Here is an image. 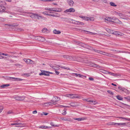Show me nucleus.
<instances>
[{
    "instance_id": "nucleus-1",
    "label": "nucleus",
    "mask_w": 130,
    "mask_h": 130,
    "mask_svg": "<svg viewBox=\"0 0 130 130\" xmlns=\"http://www.w3.org/2000/svg\"><path fill=\"white\" fill-rule=\"evenodd\" d=\"M12 98L13 99H14L17 100L22 101L24 100L25 97L24 96H19L18 95H17L13 96Z\"/></svg>"
},
{
    "instance_id": "nucleus-2",
    "label": "nucleus",
    "mask_w": 130,
    "mask_h": 130,
    "mask_svg": "<svg viewBox=\"0 0 130 130\" xmlns=\"http://www.w3.org/2000/svg\"><path fill=\"white\" fill-rule=\"evenodd\" d=\"M5 79L7 80H12L13 79H15V80L17 81H19L23 80V79H22L10 77H6L5 78Z\"/></svg>"
},
{
    "instance_id": "nucleus-3",
    "label": "nucleus",
    "mask_w": 130,
    "mask_h": 130,
    "mask_svg": "<svg viewBox=\"0 0 130 130\" xmlns=\"http://www.w3.org/2000/svg\"><path fill=\"white\" fill-rule=\"evenodd\" d=\"M41 72L39 74L40 75H44L45 76H49L50 75L49 74H45V73H48L49 72L46 71H45L41 70Z\"/></svg>"
},
{
    "instance_id": "nucleus-4",
    "label": "nucleus",
    "mask_w": 130,
    "mask_h": 130,
    "mask_svg": "<svg viewBox=\"0 0 130 130\" xmlns=\"http://www.w3.org/2000/svg\"><path fill=\"white\" fill-rule=\"evenodd\" d=\"M101 52H102L100 53V54H102L104 55H106L107 56H109V57H113V55L112 54H111L110 53H108L107 52H103L102 51H101Z\"/></svg>"
},
{
    "instance_id": "nucleus-5",
    "label": "nucleus",
    "mask_w": 130,
    "mask_h": 130,
    "mask_svg": "<svg viewBox=\"0 0 130 130\" xmlns=\"http://www.w3.org/2000/svg\"><path fill=\"white\" fill-rule=\"evenodd\" d=\"M75 11V10L73 8H71L69 9H67L64 11L65 12H74Z\"/></svg>"
},
{
    "instance_id": "nucleus-6",
    "label": "nucleus",
    "mask_w": 130,
    "mask_h": 130,
    "mask_svg": "<svg viewBox=\"0 0 130 130\" xmlns=\"http://www.w3.org/2000/svg\"><path fill=\"white\" fill-rule=\"evenodd\" d=\"M86 63L88 64V65L91 67H97V65L93 63L89 62H87Z\"/></svg>"
},
{
    "instance_id": "nucleus-7",
    "label": "nucleus",
    "mask_w": 130,
    "mask_h": 130,
    "mask_svg": "<svg viewBox=\"0 0 130 130\" xmlns=\"http://www.w3.org/2000/svg\"><path fill=\"white\" fill-rule=\"evenodd\" d=\"M62 11V9L59 8H52V11L59 12L61 11Z\"/></svg>"
},
{
    "instance_id": "nucleus-8",
    "label": "nucleus",
    "mask_w": 130,
    "mask_h": 130,
    "mask_svg": "<svg viewBox=\"0 0 130 130\" xmlns=\"http://www.w3.org/2000/svg\"><path fill=\"white\" fill-rule=\"evenodd\" d=\"M16 125V127H22L24 126V125L23 124H22L21 123H18V122H15V123Z\"/></svg>"
},
{
    "instance_id": "nucleus-9",
    "label": "nucleus",
    "mask_w": 130,
    "mask_h": 130,
    "mask_svg": "<svg viewBox=\"0 0 130 130\" xmlns=\"http://www.w3.org/2000/svg\"><path fill=\"white\" fill-rule=\"evenodd\" d=\"M67 2L70 6L72 7L73 6L74 2L72 0H67Z\"/></svg>"
},
{
    "instance_id": "nucleus-10",
    "label": "nucleus",
    "mask_w": 130,
    "mask_h": 130,
    "mask_svg": "<svg viewBox=\"0 0 130 130\" xmlns=\"http://www.w3.org/2000/svg\"><path fill=\"white\" fill-rule=\"evenodd\" d=\"M105 21H110L112 22H114V21L113 19L109 17H106L105 19Z\"/></svg>"
},
{
    "instance_id": "nucleus-11",
    "label": "nucleus",
    "mask_w": 130,
    "mask_h": 130,
    "mask_svg": "<svg viewBox=\"0 0 130 130\" xmlns=\"http://www.w3.org/2000/svg\"><path fill=\"white\" fill-rule=\"evenodd\" d=\"M5 9V8L2 5H0V12H4Z\"/></svg>"
},
{
    "instance_id": "nucleus-12",
    "label": "nucleus",
    "mask_w": 130,
    "mask_h": 130,
    "mask_svg": "<svg viewBox=\"0 0 130 130\" xmlns=\"http://www.w3.org/2000/svg\"><path fill=\"white\" fill-rule=\"evenodd\" d=\"M76 76H78L79 77H82L83 78L84 77L85 78L86 77V76H84L82 75H81L80 74H77V73H73Z\"/></svg>"
},
{
    "instance_id": "nucleus-13",
    "label": "nucleus",
    "mask_w": 130,
    "mask_h": 130,
    "mask_svg": "<svg viewBox=\"0 0 130 130\" xmlns=\"http://www.w3.org/2000/svg\"><path fill=\"white\" fill-rule=\"evenodd\" d=\"M89 104L91 105H95L98 103L97 102L94 101H90L89 102Z\"/></svg>"
},
{
    "instance_id": "nucleus-14",
    "label": "nucleus",
    "mask_w": 130,
    "mask_h": 130,
    "mask_svg": "<svg viewBox=\"0 0 130 130\" xmlns=\"http://www.w3.org/2000/svg\"><path fill=\"white\" fill-rule=\"evenodd\" d=\"M77 94H70V98L71 99H73L74 98H78V97L76 96Z\"/></svg>"
},
{
    "instance_id": "nucleus-15",
    "label": "nucleus",
    "mask_w": 130,
    "mask_h": 130,
    "mask_svg": "<svg viewBox=\"0 0 130 130\" xmlns=\"http://www.w3.org/2000/svg\"><path fill=\"white\" fill-rule=\"evenodd\" d=\"M49 12H50V13H51V12H48V11H45V12H42V13L43 14H45V15H51V16H55V15H52V14H48V13Z\"/></svg>"
},
{
    "instance_id": "nucleus-16",
    "label": "nucleus",
    "mask_w": 130,
    "mask_h": 130,
    "mask_svg": "<svg viewBox=\"0 0 130 130\" xmlns=\"http://www.w3.org/2000/svg\"><path fill=\"white\" fill-rule=\"evenodd\" d=\"M127 123H115L114 124V125H115L117 124L119 125H126V124Z\"/></svg>"
},
{
    "instance_id": "nucleus-17",
    "label": "nucleus",
    "mask_w": 130,
    "mask_h": 130,
    "mask_svg": "<svg viewBox=\"0 0 130 130\" xmlns=\"http://www.w3.org/2000/svg\"><path fill=\"white\" fill-rule=\"evenodd\" d=\"M45 40V39L44 37H42L41 36L39 37V38L38 39V40L41 41H44Z\"/></svg>"
},
{
    "instance_id": "nucleus-18",
    "label": "nucleus",
    "mask_w": 130,
    "mask_h": 130,
    "mask_svg": "<svg viewBox=\"0 0 130 130\" xmlns=\"http://www.w3.org/2000/svg\"><path fill=\"white\" fill-rule=\"evenodd\" d=\"M108 73L110 74L113 76H121V74H115L111 72H108Z\"/></svg>"
},
{
    "instance_id": "nucleus-19",
    "label": "nucleus",
    "mask_w": 130,
    "mask_h": 130,
    "mask_svg": "<svg viewBox=\"0 0 130 130\" xmlns=\"http://www.w3.org/2000/svg\"><path fill=\"white\" fill-rule=\"evenodd\" d=\"M53 33L55 34H60L61 32L59 30H57L56 29H54L53 31Z\"/></svg>"
},
{
    "instance_id": "nucleus-20",
    "label": "nucleus",
    "mask_w": 130,
    "mask_h": 130,
    "mask_svg": "<svg viewBox=\"0 0 130 130\" xmlns=\"http://www.w3.org/2000/svg\"><path fill=\"white\" fill-rule=\"evenodd\" d=\"M35 15L36 16V18L37 17V18L38 19H39V18H41L42 19H43V18H45L40 15L38 13H35Z\"/></svg>"
},
{
    "instance_id": "nucleus-21",
    "label": "nucleus",
    "mask_w": 130,
    "mask_h": 130,
    "mask_svg": "<svg viewBox=\"0 0 130 130\" xmlns=\"http://www.w3.org/2000/svg\"><path fill=\"white\" fill-rule=\"evenodd\" d=\"M48 31L47 28H43L42 30V33H47V31Z\"/></svg>"
},
{
    "instance_id": "nucleus-22",
    "label": "nucleus",
    "mask_w": 130,
    "mask_h": 130,
    "mask_svg": "<svg viewBox=\"0 0 130 130\" xmlns=\"http://www.w3.org/2000/svg\"><path fill=\"white\" fill-rule=\"evenodd\" d=\"M39 128H41L46 129V128H51V127H50L47 126H44V125H42V126H40L39 127Z\"/></svg>"
},
{
    "instance_id": "nucleus-23",
    "label": "nucleus",
    "mask_w": 130,
    "mask_h": 130,
    "mask_svg": "<svg viewBox=\"0 0 130 130\" xmlns=\"http://www.w3.org/2000/svg\"><path fill=\"white\" fill-rule=\"evenodd\" d=\"M81 30V31L82 32V31H86V32H89V34H91L95 35H96L98 34L96 33H93V32H90V31H86V30Z\"/></svg>"
},
{
    "instance_id": "nucleus-24",
    "label": "nucleus",
    "mask_w": 130,
    "mask_h": 130,
    "mask_svg": "<svg viewBox=\"0 0 130 130\" xmlns=\"http://www.w3.org/2000/svg\"><path fill=\"white\" fill-rule=\"evenodd\" d=\"M60 119L64 121H70V120L69 119L65 118L64 117H61L60 118Z\"/></svg>"
},
{
    "instance_id": "nucleus-25",
    "label": "nucleus",
    "mask_w": 130,
    "mask_h": 130,
    "mask_svg": "<svg viewBox=\"0 0 130 130\" xmlns=\"http://www.w3.org/2000/svg\"><path fill=\"white\" fill-rule=\"evenodd\" d=\"M10 85L9 84H6L5 85H2L1 86V87L2 88H5L6 87H7L9 86Z\"/></svg>"
},
{
    "instance_id": "nucleus-26",
    "label": "nucleus",
    "mask_w": 130,
    "mask_h": 130,
    "mask_svg": "<svg viewBox=\"0 0 130 130\" xmlns=\"http://www.w3.org/2000/svg\"><path fill=\"white\" fill-rule=\"evenodd\" d=\"M50 124L52 126H53V127H58V126H59V125H55L53 122H51V123H50Z\"/></svg>"
},
{
    "instance_id": "nucleus-27",
    "label": "nucleus",
    "mask_w": 130,
    "mask_h": 130,
    "mask_svg": "<svg viewBox=\"0 0 130 130\" xmlns=\"http://www.w3.org/2000/svg\"><path fill=\"white\" fill-rule=\"evenodd\" d=\"M52 68L54 69L56 71V70H59L60 68H59L58 67H56L55 66H53L52 67H51Z\"/></svg>"
},
{
    "instance_id": "nucleus-28",
    "label": "nucleus",
    "mask_w": 130,
    "mask_h": 130,
    "mask_svg": "<svg viewBox=\"0 0 130 130\" xmlns=\"http://www.w3.org/2000/svg\"><path fill=\"white\" fill-rule=\"evenodd\" d=\"M112 34L116 35H120V34H119V32H118L116 31H115L114 32L112 31Z\"/></svg>"
},
{
    "instance_id": "nucleus-29",
    "label": "nucleus",
    "mask_w": 130,
    "mask_h": 130,
    "mask_svg": "<svg viewBox=\"0 0 130 130\" xmlns=\"http://www.w3.org/2000/svg\"><path fill=\"white\" fill-rule=\"evenodd\" d=\"M58 66L60 67L61 68L67 69V70H70V69L69 68H68V67H63L62 66Z\"/></svg>"
},
{
    "instance_id": "nucleus-30",
    "label": "nucleus",
    "mask_w": 130,
    "mask_h": 130,
    "mask_svg": "<svg viewBox=\"0 0 130 130\" xmlns=\"http://www.w3.org/2000/svg\"><path fill=\"white\" fill-rule=\"evenodd\" d=\"M30 14H31V15H30V17L32 18H36V16L35 13H31Z\"/></svg>"
},
{
    "instance_id": "nucleus-31",
    "label": "nucleus",
    "mask_w": 130,
    "mask_h": 130,
    "mask_svg": "<svg viewBox=\"0 0 130 130\" xmlns=\"http://www.w3.org/2000/svg\"><path fill=\"white\" fill-rule=\"evenodd\" d=\"M24 60L27 63L30 64V59H25Z\"/></svg>"
},
{
    "instance_id": "nucleus-32",
    "label": "nucleus",
    "mask_w": 130,
    "mask_h": 130,
    "mask_svg": "<svg viewBox=\"0 0 130 130\" xmlns=\"http://www.w3.org/2000/svg\"><path fill=\"white\" fill-rule=\"evenodd\" d=\"M76 22H77L76 24L78 25H84V24L82 22L78 21H76Z\"/></svg>"
},
{
    "instance_id": "nucleus-33",
    "label": "nucleus",
    "mask_w": 130,
    "mask_h": 130,
    "mask_svg": "<svg viewBox=\"0 0 130 130\" xmlns=\"http://www.w3.org/2000/svg\"><path fill=\"white\" fill-rule=\"evenodd\" d=\"M106 31L109 33L112 34V30H110L109 29L107 28L106 29Z\"/></svg>"
},
{
    "instance_id": "nucleus-34",
    "label": "nucleus",
    "mask_w": 130,
    "mask_h": 130,
    "mask_svg": "<svg viewBox=\"0 0 130 130\" xmlns=\"http://www.w3.org/2000/svg\"><path fill=\"white\" fill-rule=\"evenodd\" d=\"M66 109H64L63 110V112L62 113L63 115H65L67 114Z\"/></svg>"
},
{
    "instance_id": "nucleus-35",
    "label": "nucleus",
    "mask_w": 130,
    "mask_h": 130,
    "mask_svg": "<svg viewBox=\"0 0 130 130\" xmlns=\"http://www.w3.org/2000/svg\"><path fill=\"white\" fill-rule=\"evenodd\" d=\"M110 5L111 6H113V7H116L117 6V5H115V4L112 2H110Z\"/></svg>"
},
{
    "instance_id": "nucleus-36",
    "label": "nucleus",
    "mask_w": 130,
    "mask_h": 130,
    "mask_svg": "<svg viewBox=\"0 0 130 130\" xmlns=\"http://www.w3.org/2000/svg\"><path fill=\"white\" fill-rule=\"evenodd\" d=\"M116 21H117V23H118L120 24H122V22L120 21L119 20L117 19H115Z\"/></svg>"
},
{
    "instance_id": "nucleus-37",
    "label": "nucleus",
    "mask_w": 130,
    "mask_h": 130,
    "mask_svg": "<svg viewBox=\"0 0 130 130\" xmlns=\"http://www.w3.org/2000/svg\"><path fill=\"white\" fill-rule=\"evenodd\" d=\"M43 106L44 107H48L49 106V102L47 103H45L43 104Z\"/></svg>"
},
{
    "instance_id": "nucleus-38",
    "label": "nucleus",
    "mask_w": 130,
    "mask_h": 130,
    "mask_svg": "<svg viewBox=\"0 0 130 130\" xmlns=\"http://www.w3.org/2000/svg\"><path fill=\"white\" fill-rule=\"evenodd\" d=\"M118 88L119 89H120L123 91H124L125 90H126V89L124 88H122L120 86L118 87Z\"/></svg>"
},
{
    "instance_id": "nucleus-39",
    "label": "nucleus",
    "mask_w": 130,
    "mask_h": 130,
    "mask_svg": "<svg viewBox=\"0 0 130 130\" xmlns=\"http://www.w3.org/2000/svg\"><path fill=\"white\" fill-rule=\"evenodd\" d=\"M74 119L75 120H77L78 121H82L84 120V119L82 118H74Z\"/></svg>"
},
{
    "instance_id": "nucleus-40",
    "label": "nucleus",
    "mask_w": 130,
    "mask_h": 130,
    "mask_svg": "<svg viewBox=\"0 0 130 130\" xmlns=\"http://www.w3.org/2000/svg\"><path fill=\"white\" fill-rule=\"evenodd\" d=\"M117 98L119 100H122L123 98L121 97L120 96L118 95L117 96Z\"/></svg>"
},
{
    "instance_id": "nucleus-41",
    "label": "nucleus",
    "mask_w": 130,
    "mask_h": 130,
    "mask_svg": "<svg viewBox=\"0 0 130 130\" xmlns=\"http://www.w3.org/2000/svg\"><path fill=\"white\" fill-rule=\"evenodd\" d=\"M89 21L90 20L91 21H93L94 20V18L92 17H89Z\"/></svg>"
},
{
    "instance_id": "nucleus-42",
    "label": "nucleus",
    "mask_w": 130,
    "mask_h": 130,
    "mask_svg": "<svg viewBox=\"0 0 130 130\" xmlns=\"http://www.w3.org/2000/svg\"><path fill=\"white\" fill-rule=\"evenodd\" d=\"M119 16L122 18H123L122 17H124L123 15L121 13H117Z\"/></svg>"
},
{
    "instance_id": "nucleus-43",
    "label": "nucleus",
    "mask_w": 130,
    "mask_h": 130,
    "mask_svg": "<svg viewBox=\"0 0 130 130\" xmlns=\"http://www.w3.org/2000/svg\"><path fill=\"white\" fill-rule=\"evenodd\" d=\"M115 123L112 122H110L108 123L107 124V125H114V124Z\"/></svg>"
},
{
    "instance_id": "nucleus-44",
    "label": "nucleus",
    "mask_w": 130,
    "mask_h": 130,
    "mask_svg": "<svg viewBox=\"0 0 130 130\" xmlns=\"http://www.w3.org/2000/svg\"><path fill=\"white\" fill-rule=\"evenodd\" d=\"M59 100H56L55 101H53V105H55L56 104V102L58 101H59Z\"/></svg>"
},
{
    "instance_id": "nucleus-45",
    "label": "nucleus",
    "mask_w": 130,
    "mask_h": 130,
    "mask_svg": "<svg viewBox=\"0 0 130 130\" xmlns=\"http://www.w3.org/2000/svg\"><path fill=\"white\" fill-rule=\"evenodd\" d=\"M93 50L95 52H97V53H99V54H100V53H102L101 52V51H99V50H97L96 49H93Z\"/></svg>"
},
{
    "instance_id": "nucleus-46",
    "label": "nucleus",
    "mask_w": 130,
    "mask_h": 130,
    "mask_svg": "<svg viewBox=\"0 0 130 130\" xmlns=\"http://www.w3.org/2000/svg\"><path fill=\"white\" fill-rule=\"evenodd\" d=\"M89 17H86L84 16V17L83 19L87 21H89Z\"/></svg>"
},
{
    "instance_id": "nucleus-47",
    "label": "nucleus",
    "mask_w": 130,
    "mask_h": 130,
    "mask_svg": "<svg viewBox=\"0 0 130 130\" xmlns=\"http://www.w3.org/2000/svg\"><path fill=\"white\" fill-rule=\"evenodd\" d=\"M107 92L112 95H113V92H112L111 91L108 90L107 91Z\"/></svg>"
},
{
    "instance_id": "nucleus-48",
    "label": "nucleus",
    "mask_w": 130,
    "mask_h": 130,
    "mask_svg": "<svg viewBox=\"0 0 130 130\" xmlns=\"http://www.w3.org/2000/svg\"><path fill=\"white\" fill-rule=\"evenodd\" d=\"M120 119H124L126 120H128V118H126L124 117H118Z\"/></svg>"
},
{
    "instance_id": "nucleus-49",
    "label": "nucleus",
    "mask_w": 130,
    "mask_h": 130,
    "mask_svg": "<svg viewBox=\"0 0 130 130\" xmlns=\"http://www.w3.org/2000/svg\"><path fill=\"white\" fill-rule=\"evenodd\" d=\"M63 57L64 58H66L67 59H68L69 58V57L68 55H64L63 56Z\"/></svg>"
},
{
    "instance_id": "nucleus-50",
    "label": "nucleus",
    "mask_w": 130,
    "mask_h": 130,
    "mask_svg": "<svg viewBox=\"0 0 130 130\" xmlns=\"http://www.w3.org/2000/svg\"><path fill=\"white\" fill-rule=\"evenodd\" d=\"M18 26V24L17 25H15L14 24H10V26H12V27H15Z\"/></svg>"
},
{
    "instance_id": "nucleus-51",
    "label": "nucleus",
    "mask_w": 130,
    "mask_h": 130,
    "mask_svg": "<svg viewBox=\"0 0 130 130\" xmlns=\"http://www.w3.org/2000/svg\"><path fill=\"white\" fill-rule=\"evenodd\" d=\"M74 41V43L77 44H80V42L78 41Z\"/></svg>"
},
{
    "instance_id": "nucleus-52",
    "label": "nucleus",
    "mask_w": 130,
    "mask_h": 130,
    "mask_svg": "<svg viewBox=\"0 0 130 130\" xmlns=\"http://www.w3.org/2000/svg\"><path fill=\"white\" fill-rule=\"evenodd\" d=\"M83 101H86L89 102L90 100H88V99H83Z\"/></svg>"
},
{
    "instance_id": "nucleus-53",
    "label": "nucleus",
    "mask_w": 130,
    "mask_h": 130,
    "mask_svg": "<svg viewBox=\"0 0 130 130\" xmlns=\"http://www.w3.org/2000/svg\"><path fill=\"white\" fill-rule=\"evenodd\" d=\"M49 105L50 106H53V101H52L51 102H49Z\"/></svg>"
},
{
    "instance_id": "nucleus-54",
    "label": "nucleus",
    "mask_w": 130,
    "mask_h": 130,
    "mask_svg": "<svg viewBox=\"0 0 130 130\" xmlns=\"http://www.w3.org/2000/svg\"><path fill=\"white\" fill-rule=\"evenodd\" d=\"M45 9L46 10L52 11V8L50 9V8H46Z\"/></svg>"
},
{
    "instance_id": "nucleus-55",
    "label": "nucleus",
    "mask_w": 130,
    "mask_h": 130,
    "mask_svg": "<svg viewBox=\"0 0 130 130\" xmlns=\"http://www.w3.org/2000/svg\"><path fill=\"white\" fill-rule=\"evenodd\" d=\"M65 96L67 97H69V98H70V94H67L66 95H65Z\"/></svg>"
},
{
    "instance_id": "nucleus-56",
    "label": "nucleus",
    "mask_w": 130,
    "mask_h": 130,
    "mask_svg": "<svg viewBox=\"0 0 130 130\" xmlns=\"http://www.w3.org/2000/svg\"><path fill=\"white\" fill-rule=\"evenodd\" d=\"M3 109V108L2 107H0V113L2 111Z\"/></svg>"
},
{
    "instance_id": "nucleus-57",
    "label": "nucleus",
    "mask_w": 130,
    "mask_h": 130,
    "mask_svg": "<svg viewBox=\"0 0 130 130\" xmlns=\"http://www.w3.org/2000/svg\"><path fill=\"white\" fill-rule=\"evenodd\" d=\"M34 63V62L30 59V64H33Z\"/></svg>"
},
{
    "instance_id": "nucleus-58",
    "label": "nucleus",
    "mask_w": 130,
    "mask_h": 130,
    "mask_svg": "<svg viewBox=\"0 0 130 130\" xmlns=\"http://www.w3.org/2000/svg\"><path fill=\"white\" fill-rule=\"evenodd\" d=\"M18 30H18L19 31H23V29L20 28H19V29H18Z\"/></svg>"
},
{
    "instance_id": "nucleus-59",
    "label": "nucleus",
    "mask_w": 130,
    "mask_h": 130,
    "mask_svg": "<svg viewBox=\"0 0 130 130\" xmlns=\"http://www.w3.org/2000/svg\"><path fill=\"white\" fill-rule=\"evenodd\" d=\"M89 79L90 80H94L93 78L91 77H89Z\"/></svg>"
},
{
    "instance_id": "nucleus-60",
    "label": "nucleus",
    "mask_w": 130,
    "mask_h": 130,
    "mask_svg": "<svg viewBox=\"0 0 130 130\" xmlns=\"http://www.w3.org/2000/svg\"><path fill=\"white\" fill-rule=\"evenodd\" d=\"M12 113V112L11 111H9L7 112V113L8 114H11Z\"/></svg>"
},
{
    "instance_id": "nucleus-61",
    "label": "nucleus",
    "mask_w": 130,
    "mask_h": 130,
    "mask_svg": "<svg viewBox=\"0 0 130 130\" xmlns=\"http://www.w3.org/2000/svg\"><path fill=\"white\" fill-rule=\"evenodd\" d=\"M37 111L36 110H35L32 112V113L34 114H36L37 113Z\"/></svg>"
},
{
    "instance_id": "nucleus-62",
    "label": "nucleus",
    "mask_w": 130,
    "mask_h": 130,
    "mask_svg": "<svg viewBox=\"0 0 130 130\" xmlns=\"http://www.w3.org/2000/svg\"><path fill=\"white\" fill-rule=\"evenodd\" d=\"M55 73L57 75H58L59 73V72L58 71H56L55 70Z\"/></svg>"
},
{
    "instance_id": "nucleus-63",
    "label": "nucleus",
    "mask_w": 130,
    "mask_h": 130,
    "mask_svg": "<svg viewBox=\"0 0 130 130\" xmlns=\"http://www.w3.org/2000/svg\"><path fill=\"white\" fill-rule=\"evenodd\" d=\"M4 58V57L2 56H0V59H3Z\"/></svg>"
},
{
    "instance_id": "nucleus-64",
    "label": "nucleus",
    "mask_w": 130,
    "mask_h": 130,
    "mask_svg": "<svg viewBox=\"0 0 130 130\" xmlns=\"http://www.w3.org/2000/svg\"><path fill=\"white\" fill-rule=\"evenodd\" d=\"M77 61H79V62H83V59H81L80 60H77Z\"/></svg>"
}]
</instances>
